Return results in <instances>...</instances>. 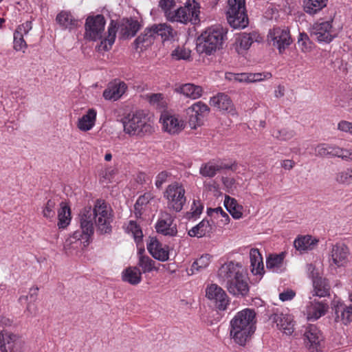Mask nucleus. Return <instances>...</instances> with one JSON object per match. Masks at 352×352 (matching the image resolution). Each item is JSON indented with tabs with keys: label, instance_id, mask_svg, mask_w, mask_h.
Here are the masks:
<instances>
[{
	"label": "nucleus",
	"instance_id": "f257e3e1",
	"mask_svg": "<svg viewBox=\"0 0 352 352\" xmlns=\"http://www.w3.org/2000/svg\"><path fill=\"white\" fill-rule=\"evenodd\" d=\"M256 313L254 309L245 308L238 311L230 320V338L240 346H247L256 330Z\"/></svg>",
	"mask_w": 352,
	"mask_h": 352
},
{
	"label": "nucleus",
	"instance_id": "f03ea898",
	"mask_svg": "<svg viewBox=\"0 0 352 352\" xmlns=\"http://www.w3.org/2000/svg\"><path fill=\"white\" fill-rule=\"evenodd\" d=\"M218 276L231 295L239 298L248 294V277L241 263L230 261L223 264L219 270Z\"/></svg>",
	"mask_w": 352,
	"mask_h": 352
},
{
	"label": "nucleus",
	"instance_id": "7ed1b4c3",
	"mask_svg": "<svg viewBox=\"0 0 352 352\" xmlns=\"http://www.w3.org/2000/svg\"><path fill=\"white\" fill-rule=\"evenodd\" d=\"M106 20L102 14L89 16L87 18L85 24V36L91 41L100 40L98 46V51H108L115 42L118 24L111 20L108 26V36L103 38Z\"/></svg>",
	"mask_w": 352,
	"mask_h": 352
},
{
	"label": "nucleus",
	"instance_id": "20e7f679",
	"mask_svg": "<svg viewBox=\"0 0 352 352\" xmlns=\"http://www.w3.org/2000/svg\"><path fill=\"white\" fill-rule=\"evenodd\" d=\"M228 30L220 25H213L207 28L197 38V51L199 54L212 55L217 50L223 48L227 39Z\"/></svg>",
	"mask_w": 352,
	"mask_h": 352
},
{
	"label": "nucleus",
	"instance_id": "39448f33",
	"mask_svg": "<svg viewBox=\"0 0 352 352\" xmlns=\"http://www.w3.org/2000/svg\"><path fill=\"white\" fill-rule=\"evenodd\" d=\"M200 6L195 0H187L183 6L175 7L166 14V19L170 22L183 24H197L200 21L199 14Z\"/></svg>",
	"mask_w": 352,
	"mask_h": 352
},
{
	"label": "nucleus",
	"instance_id": "423d86ee",
	"mask_svg": "<svg viewBox=\"0 0 352 352\" xmlns=\"http://www.w3.org/2000/svg\"><path fill=\"white\" fill-rule=\"evenodd\" d=\"M125 133L142 137L153 132V127L142 111L129 114L122 119Z\"/></svg>",
	"mask_w": 352,
	"mask_h": 352
},
{
	"label": "nucleus",
	"instance_id": "0eeeda50",
	"mask_svg": "<svg viewBox=\"0 0 352 352\" xmlns=\"http://www.w3.org/2000/svg\"><path fill=\"white\" fill-rule=\"evenodd\" d=\"M93 211L91 207L84 208L79 214L80 230L75 231L70 237L71 243L74 240L80 241L84 246L88 245L94 232Z\"/></svg>",
	"mask_w": 352,
	"mask_h": 352
},
{
	"label": "nucleus",
	"instance_id": "6e6552de",
	"mask_svg": "<svg viewBox=\"0 0 352 352\" xmlns=\"http://www.w3.org/2000/svg\"><path fill=\"white\" fill-rule=\"evenodd\" d=\"M228 23L234 29H243L248 25L245 0H228L226 11Z\"/></svg>",
	"mask_w": 352,
	"mask_h": 352
},
{
	"label": "nucleus",
	"instance_id": "1a4fd4ad",
	"mask_svg": "<svg viewBox=\"0 0 352 352\" xmlns=\"http://www.w3.org/2000/svg\"><path fill=\"white\" fill-rule=\"evenodd\" d=\"M92 211L97 231L101 234L111 233L112 231L111 225L112 222V215L104 201L97 199Z\"/></svg>",
	"mask_w": 352,
	"mask_h": 352
},
{
	"label": "nucleus",
	"instance_id": "9d476101",
	"mask_svg": "<svg viewBox=\"0 0 352 352\" xmlns=\"http://www.w3.org/2000/svg\"><path fill=\"white\" fill-rule=\"evenodd\" d=\"M185 192V189L182 184L177 182L169 184L164 195L168 201V208L175 212L181 211L186 201Z\"/></svg>",
	"mask_w": 352,
	"mask_h": 352
},
{
	"label": "nucleus",
	"instance_id": "9b49d317",
	"mask_svg": "<svg viewBox=\"0 0 352 352\" xmlns=\"http://www.w3.org/2000/svg\"><path fill=\"white\" fill-rule=\"evenodd\" d=\"M267 40L270 44L278 49L279 54H283L292 43L289 30L286 27H275L270 30Z\"/></svg>",
	"mask_w": 352,
	"mask_h": 352
},
{
	"label": "nucleus",
	"instance_id": "f8f14e48",
	"mask_svg": "<svg viewBox=\"0 0 352 352\" xmlns=\"http://www.w3.org/2000/svg\"><path fill=\"white\" fill-rule=\"evenodd\" d=\"M304 342L309 352H321L323 348L324 337L319 328L314 324L306 327Z\"/></svg>",
	"mask_w": 352,
	"mask_h": 352
},
{
	"label": "nucleus",
	"instance_id": "ddd939ff",
	"mask_svg": "<svg viewBox=\"0 0 352 352\" xmlns=\"http://www.w3.org/2000/svg\"><path fill=\"white\" fill-rule=\"evenodd\" d=\"M210 113L209 107L201 101L197 102L186 109L188 123L191 129H196L204 124V118Z\"/></svg>",
	"mask_w": 352,
	"mask_h": 352
},
{
	"label": "nucleus",
	"instance_id": "4468645a",
	"mask_svg": "<svg viewBox=\"0 0 352 352\" xmlns=\"http://www.w3.org/2000/svg\"><path fill=\"white\" fill-rule=\"evenodd\" d=\"M332 21L331 19L327 21H317L311 28V34L319 43H329L335 37L333 30Z\"/></svg>",
	"mask_w": 352,
	"mask_h": 352
},
{
	"label": "nucleus",
	"instance_id": "2eb2a0df",
	"mask_svg": "<svg viewBox=\"0 0 352 352\" xmlns=\"http://www.w3.org/2000/svg\"><path fill=\"white\" fill-rule=\"evenodd\" d=\"M206 297L213 302L219 311H225L229 305V298L225 291L217 284H211L206 290Z\"/></svg>",
	"mask_w": 352,
	"mask_h": 352
},
{
	"label": "nucleus",
	"instance_id": "dca6fc26",
	"mask_svg": "<svg viewBox=\"0 0 352 352\" xmlns=\"http://www.w3.org/2000/svg\"><path fill=\"white\" fill-rule=\"evenodd\" d=\"M22 342L20 337L7 330L0 333V350L1 352H21Z\"/></svg>",
	"mask_w": 352,
	"mask_h": 352
},
{
	"label": "nucleus",
	"instance_id": "f3484780",
	"mask_svg": "<svg viewBox=\"0 0 352 352\" xmlns=\"http://www.w3.org/2000/svg\"><path fill=\"white\" fill-rule=\"evenodd\" d=\"M160 121L162 124L164 130L170 134L179 133L186 126L185 122L180 119L179 116L169 112L162 113Z\"/></svg>",
	"mask_w": 352,
	"mask_h": 352
},
{
	"label": "nucleus",
	"instance_id": "a211bd4d",
	"mask_svg": "<svg viewBox=\"0 0 352 352\" xmlns=\"http://www.w3.org/2000/svg\"><path fill=\"white\" fill-rule=\"evenodd\" d=\"M210 104L223 113L236 115V111L230 98L224 93H218L210 98Z\"/></svg>",
	"mask_w": 352,
	"mask_h": 352
},
{
	"label": "nucleus",
	"instance_id": "6ab92c4d",
	"mask_svg": "<svg viewBox=\"0 0 352 352\" xmlns=\"http://www.w3.org/2000/svg\"><path fill=\"white\" fill-rule=\"evenodd\" d=\"M173 221L174 219L169 213H162L155 226L157 232L164 236H176L177 233V226L173 223Z\"/></svg>",
	"mask_w": 352,
	"mask_h": 352
},
{
	"label": "nucleus",
	"instance_id": "aec40b11",
	"mask_svg": "<svg viewBox=\"0 0 352 352\" xmlns=\"http://www.w3.org/2000/svg\"><path fill=\"white\" fill-rule=\"evenodd\" d=\"M270 320L286 335L290 336L294 331V318L289 314L276 312L271 316Z\"/></svg>",
	"mask_w": 352,
	"mask_h": 352
},
{
	"label": "nucleus",
	"instance_id": "412c9836",
	"mask_svg": "<svg viewBox=\"0 0 352 352\" xmlns=\"http://www.w3.org/2000/svg\"><path fill=\"white\" fill-rule=\"evenodd\" d=\"M147 250L153 257L160 261L169 258V247L162 245L155 237H150L147 243Z\"/></svg>",
	"mask_w": 352,
	"mask_h": 352
},
{
	"label": "nucleus",
	"instance_id": "4be33fe9",
	"mask_svg": "<svg viewBox=\"0 0 352 352\" xmlns=\"http://www.w3.org/2000/svg\"><path fill=\"white\" fill-rule=\"evenodd\" d=\"M127 89L126 84L120 80H115L109 83L103 91V97L108 100L116 101L121 98Z\"/></svg>",
	"mask_w": 352,
	"mask_h": 352
},
{
	"label": "nucleus",
	"instance_id": "5701e85b",
	"mask_svg": "<svg viewBox=\"0 0 352 352\" xmlns=\"http://www.w3.org/2000/svg\"><path fill=\"white\" fill-rule=\"evenodd\" d=\"M271 77L272 74L270 73H228L226 74V78L230 80L246 83L258 82Z\"/></svg>",
	"mask_w": 352,
	"mask_h": 352
},
{
	"label": "nucleus",
	"instance_id": "b1692460",
	"mask_svg": "<svg viewBox=\"0 0 352 352\" xmlns=\"http://www.w3.org/2000/svg\"><path fill=\"white\" fill-rule=\"evenodd\" d=\"M309 271H311L312 273V281L314 286V296L319 297H324L329 295L330 286L328 284L327 280L320 276H314L313 271L314 267L312 264L307 265Z\"/></svg>",
	"mask_w": 352,
	"mask_h": 352
},
{
	"label": "nucleus",
	"instance_id": "393cba45",
	"mask_svg": "<svg viewBox=\"0 0 352 352\" xmlns=\"http://www.w3.org/2000/svg\"><path fill=\"white\" fill-rule=\"evenodd\" d=\"M349 250L343 243H337L333 245L331 251L332 262L338 267L344 266L348 262Z\"/></svg>",
	"mask_w": 352,
	"mask_h": 352
},
{
	"label": "nucleus",
	"instance_id": "a878e982",
	"mask_svg": "<svg viewBox=\"0 0 352 352\" xmlns=\"http://www.w3.org/2000/svg\"><path fill=\"white\" fill-rule=\"evenodd\" d=\"M56 22L62 30H72L78 25V21L74 18L69 11L61 10L56 17Z\"/></svg>",
	"mask_w": 352,
	"mask_h": 352
},
{
	"label": "nucleus",
	"instance_id": "bb28decb",
	"mask_svg": "<svg viewBox=\"0 0 352 352\" xmlns=\"http://www.w3.org/2000/svg\"><path fill=\"white\" fill-rule=\"evenodd\" d=\"M175 91L195 100L201 96L203 89L200 86L192 83H186L176 86Z\"/></svg>",
	"mask_w": 352,
	"mask_h": 352
},
{
	"label": "nucleus",
	"instance_id": "cd10ccee",
	"mask_svg": "<svg viewBox=\"0 0 352 352\" xmlns=\"http://www.w3.org/2000/svg\"><path fill=\"white\" fill-rule=\"evenodd\" d=\"M155 39V36L151 26L148 27L134 41L135 47V49L140 48L141 50H143V49H146L151 45Z\"/></svg>",
	"mask_w": 352,
	"mask_h": 352
},
{
	"label": "nucleus",
	"instance_id": "c85d7f7f",
	"mask_svg": "<svg viewBox=\"0 0 352 352\" xmlns=\"http://www.w3.org/2000/svg\"><path fill=\"white\" fill-rule=\"evenodd\" d=\"M212 232V225L207 219H203L197 225L188 230V235L191 237L201 238L210 236Z\"/></svg>",
	"mask_w": 352,
	"mask_h": 352
},
{
	"label": "nucleus",
	"instance_id": "c756f323",
	"mask_svg": "<svg viewBox=\"0 0 352 352\" xmlns=\"http://www.w3.org/2000/svg\"><path fill=\"white\" fill-rule=\"evenodd\" d=\"M251 272L254 275H262L264 273V265L262 256L258 249L252 248L250 251Z\"/></svg>",
	"mask_w": 352,
	"mask_h": 352
},
{
	"label": "nucleus",
	"instance_id": "7c9ffc66",
	"mask_svg": "<svg viewBox=\"0 0 352 352\" xmlns=\"http://www.w3.org/2000/svg\"><path fill=\"white\" fill-rule=\"evenodd\" d=\"M141 25L140 23L132 18L126 19L120 28V33L123 38L133 37L140 30Z\"/></svg>",
	"mask_w": 352,
	"mask_h": 352
},
{
	"label": "nucleus",
	"instance_id": "2f4dec72",
	"mask_svg": "<svg viewBox=\"0 0 352 352\" xmlns=\"http://www.w3.org/2000/svg\"><path fill=\"white\" fill-rule=\"evenodd\" d=\"M96 114L95 109H89L85 115L78 119V128L82 131L91 130L95 125Z\"/></svg>",
	"mask_w": 352,
	"mask_h": 352
},
{
	"label": "nucleus",
	"instance_id": "473e14b6",
	"mask_svg": "<svg viewBox=\"0 0 352 352\" xmlns=\"http://www.w3.org/2000/svg\"><path fill=\"white\" fill-rule=\"evenodd\" d=\"M285 252L278 254H270L266 260V267L273 272L280 273L283 271V261Z\"/></svg>",
	"mask_w": 352,
	"mask_h": 352
},
{
	"label": "nucleus",
	"instance_id": "72a5a7b5",
	"mask_svg": "<svg viewBox=\"0 0 352 352\" xmlns=\"http://www.w3.org/2000/svg\"><path fill=\"white\" fill-rule=\"evenodd\" d=\"M328 0H303V10L310 16H314L327 5Z\"/></svg>",
	"mask_w": 352,
	"mask_h": 352
},
{
	"label": "nucleus",
	"instance_id": "f704fd0d",
	"mask_svg": "<svg viewBox=\"0 0 352 352\" xmlns=\"http://www.w3.org/2000/svg\"><path fill=\"white\" fill-rule=\"evenodd\" d=\"M258 35L256 32L243 33L237 38V51L241 53V50H248L254 41H258Z\"/></svg>",
	"mask_w": 352,
	"mask_h": 352
},
{
	"label": "nucleus",
	"instance_id": "c9c22d12",
	"mask_svg": "<svg viewBox=\"0 0 352 352\" xmlns=\"http://www.w3.org/2000/svg\"><path fill=\"white\" fill-rule=\"evenodd\" d=\"M327 306L323 302H311V305L307 309V318L309 320H316L324 315Z\"/></svg>",
	"mask_w": 352,
	"mask_h": 352
},
{
	"label": "nucleus",
	"instance_id": "e433bc0d",
	"mask_svg": "<svg viewBox=\"0 0 352 352\" xmlns=\"http://www.w3.org/2000/svg\"><path fill=\"white\" fill-rule=\"evenodd\" d=\"M315 155L320 157H336L337 145L321 143L314 148Z\"/></svg>",
	"mask_w": 352,
	"mask_h": 352
},
{
	"label": "nucleus",
	"instance_id": "4c0bfd02",
	"mask_svg": "<svg viewBox=\"0 0 352 352\" xmlns=\"http://www.w3.org/2000/svg\"><path fill=\"white\" fill-rule=\"evenodd\" d=\"M336 320L341 321L344 324L352 321V305L346 307L342 304L338 305L335 307Z\"/></svg>",
	"mask_w": 352,
	"mask_h": 352
},
{
	"label": "nucleus",
	"instance_id": "58836bf2",
	"mask_svg": "<svg viewBox=\"0 0 352 352\" xmlns=\"http://www.w3.org/2000/svg\"><path fill=\"white\" fill-rule=\"evenodd\" d=\"M317 241L311 238V236H302L295 239L294 245L296 250L300 253L311 250L316 244Z\"/></svg>",
	"mask_w": 352,
	"mask_h": 352
},
{
	"label": "nucleus",
	"instance_id": "ea45409f",
	"mask_svg": "<svg viewBox=\"0 0 352 352\" xmlns=\"http://www.w3.org/2000/svg\"><path fill=\"white\" fill-rule=\"evenodd\" d=\"M151 28L155 38L160 36L164 41H167L174 36L173 29L170 25L166 23L153 24L151 25Z\"/></svg>",
	"mask_w": 352,
	"mask_h": 352
},
{
	"label": "nucleus",
	"instance_id": "a19ab883",
	"mask_svg": "<svg viewBox=\"0 0 352 352\" xmlns=\"http://www.w3.org/2000/svg\"><path fill=\"white\" fill-rule=\"evenodd\" d=\"M123 280L131 285H138L142 280V272L138 267H130L123 272Z\"/></svg>",
	"mask_w": 352,
	"mask_h": 352
},
{
	"label": "nucleus",
	"instance_id": "79ce46f5",
	"mask_svg": "<svg viewBox=\"0 0 352 352\" xmlns=\"http://www.w3.org/2000/svg\"><path fill=\"white\" fill-rule=\"evenodd\" d=\"M58 226L59 228H65L71 221L70 208L65 203L60 204V208L58 211Z\"/></svg>",
	"mask_w": 352,
	"mask_h": 352
},
{
	"label": "nucleus",
	"instance_id": "37998d69",
	"mask_svg": "<svg viewBox=\"0 0 352 352\" xmlns=\"http://www.w3.org/2000/svg\"><path fill=\"white\" fill-rule=\"evenodd\" d=\"M125 230L128 234H131L135 242L138 245L142 241L143 233L141 227L136 221L131 220L126 226Z\"/></svg>",
	"mask_w": 352,
	"mask_h": 352
},
{
	"label": "nucleus",
	"instance_id": "c03bdc74",
	"mask_svg": "<svg viewBox=\"0 0 352 352\" xmlns=\"http://www.w3.org/2000/svg\"><path fill=\"white\" fill-rule=\"evenodd\" d=\"M224 206L234 219H239L242 217V212L239 208V206L234 198L226 196L224 201Z\"/></svg>",
	"mask_w": 352,
	"mask_h": 352
},
{
	"label": "nucleus",
	"instance_id": "a18cd8bd",
	"mask_svg": "<svg viewBox=\"0 0 352 352\" xmlns=\"http://www.w3.org/2000/svg\"><path fill=\"white\" fill-rule=\"evenodd\" d=\"M210 256L209 254L202 255L201 257L194 261L191 265L190 271V274H193L195 272H201L206 269L210 264Z\"/></svg>",
	"mask_w": 352,
	"mask_h": 352
},
{
	"label": "nucleus",
	"instance_id": "49530a36",
	"mask_svg": "<svg viewBox=\"0 0 352 352\" xmlns=\"http://www.w3.org/2000/svg\"><path fill=\"white\" fill-rule=\"evenodd\" d=\"M295 135V131L289 128L274 129L272 131V135L280 141L289 140L294 137Z\"/></svg>",
	"mask_w": 352,
	"mask_h": 352
},
{
	"label": "nucleus",
	"instance_id": "de8ad7c7",
	"mask_svg": "<svg viewBox=\"0 0 352 352\" xmlns=\"http://www.w3.org/2000/svg\"><path fill=\"white\" fill-rule=\"evenodd\" d=\"M155 262L149 256L141 254L139 257L138 267H139V269L141 268L142 273H148L155 269Z\"/></svg>",
	"mask_w": 352,
	"mask_h": 352
},
{
	"label": "nucleus",
	"instance_id": "09e8293b",
	"mask_svg": "<svg viewBox=\"0 0 352 352\" xmlns=\"http://www.w3.org/2000/svg\"><path fill=\"white\" fill-rule=\"evenodd\" d=\"M219 172L217 164L209 162L201 165L199 173L205 177H213Z\"/></svg>",
	"mask_w": 352,
	"mask_h": 352
},
{
	"label": "nucleus",
	"instance_id": "8fccbe9b",
	"mask_svg": "<svg viewBox=\"0 0 352 352\" xmlns=\"http://www.w3.org/2000/svg\"><path fill=\"white\" fill-rule=\"evenodd\" d=\"M352 170L351 167L340 171H338L335 177L336 181L343 185H350L352 184Z\"/></svg>",
	"mask_w": 352,
	"mask_h": 352
},
{
	"label": "nucleus",
	"instance_id": "3c124183",
	"mask_svg": "<svg viewBox=\"0 0 352 352\" xmlns=\"http://www.w3.org/2000/svg\"><path fill=\"white\" fill-rule=\"evenodd\" d=\"M297 44L302 52H310L312 49L313 43L307 34L305 32L299 33Z\"/></svg>",
	"mask_w": 352,
	"mask_h": 352
},
{
	"label": "nucleus",
	"instance_id": "603ef678",
	"mask_svg": "<svg viewBox=\"0 0 352 352\" xmlns=\"http://www.w3.org/2000/svg\"><path fill=\"white\" fill-rule=\"evenodd\" d=\"M204 206L199 200H193L190 212L186 213V217L188 219H197L202 213Z\"/></svg>",
	"mask_w": 352,
	"mask_h": 352
},
{
	"label": "nucleus",
	"instance_id": "864d4df0",
	"mask_svg": "<svg viewBox=\"0 0 352 352\" xmlns=\"http://www.w3.org/2000/svg\"><path fill=\"white\" fill-rule=\"evenodd\" d=\"M24 34H22L19 31L15 30L14 32V49L16 51H23L27 48L28 45L25 41L23 38Z\"/></svg>",
	"mask_w": 352,
	"mask_h": 352
},
{
	"label": "nucleus",
	"instance_id": "5fc2aeb1",
	"mask_svg": "<svg viewBox=\"0 0 352 352\" xmlns=\"http://www.w3.org/2000/svg\"><path fill=\"white\" fill-rule=\"evenodd\" d=\"M171 55L175 60H187L190 56V51L185 48L177 47L173 51Z\"/></svg>",
	"mask_w": 352,
	"mask_h": 352
},
{
	"label": "nucleus",
	"instance_id": "6e6d98bb",
	"mask_svg": "<svg viewBox=\"0 0 352 352\" xmlns=\"http://www.w3.org/2000/svg\"><path fill=\"white\" fill-rule=\"evenodd\" d=\"M336 157L344 161H352V149L337 146Z\"/></svg>",
	"mask_w": 352,
	"mask_h": 352
},
{
	"label": "nucleus",
	"instance_id": "4d7b16f0",
	"mask_svg": "<svg viewBox=\"0 0 352 352\" xmlns=\"http://www.w3.org/2000/svg\"><path fill=\"white\" fill-rule=\"evenodd\" d=\"M56 203L54 200L49 199L43 210V217L47 219L53 218L55 215V211H54V207H55Z\"/></svg>",
	"mask_w": 352,
	"mask_h": 352
},
{
	"label": "nucleus",
	"instance_id": "13d9d810",
	"mask_svg": "<svg viewBox=\"0 0 352 352\" xmlns=\"http://www.w3.org/2000/svg\"><path fill=\"white\" fill-rule=\"evenodd\" d=\"M159 6L161 8L164 13V16L166 18V14L168 12H172L176 7L175 0H160L159 2Z\"/></svg>",
	"mask_w": 352,
	"mask_h": 352
},
{
	"label": "nucleus",
	"instance_id": "bf43d9fd",
	"mask_svg": "<svg viewBox=\"0 0 352 352\" xmlns=\"http://www.w3.org/2000/svg\"><path fill=\"white\" fill-rule=\"evenodd\" d=\"M170 176L171 173L166 170L160 172L155 177V186L157 188H161L162 185L168 181V178Z\"/></svg>",
	"mask_w": 352,
	"mask_h": 352
},
{
	"label": "nucleus",
	"instance_id": "052dcab7",
	"mask_svg": "<svg viewBox=\"0 0 352 352\" xmlns=\"http://www.w3.org/2000/svg\"><path fill=\"white\" fill-rule=\"evenodd\" d=\"M149 103L156 108H161L162 107V94H153L146 96Z\"/></svg>",
	"mask_w": 352,
	"mask_h": 352
},
{
	"label": "nucleus",
	"instance_id": "680f3d73",
	"mask_svg": "<svg viewBox=\"0 0 352 352\" xmlns=\"http://www.w3.org/2000/svg\"><path fill=\"white\" fill-rule=\"evenodd\" d=\"M208 215L212 216L214 213L217 214V215L220 214L223 218H224V220H223L225 223H227L230 221V217L228 214L222 209L221 207H217L215 208H208L207 210Z\"/></svg>",
	"mask_w": 352,
	"mask_h": 352
},
{
	"label": "nucleus",
	"instance_id": "e2e57ef3",
	"mask_svg": "<svg viewBox=\"0 0 352 352\" xmlns=\"http://www.w3.org/2000/svg\"><path fill=\"white\" fill-rule=\"evenodd\" d=\"M32 28V23L30 21H27L21 25H19L15 30L19 31L22 34L26 35Z\"/></svg>",
	"mask_w": 352,
	"mask_h": 352
},
{
	"label": "nucleus",
	"instance_id": "0e129e2a",
	"mask_svg": "<svg viewBox=\"0 0 352 352\" xmlns=\"http://www.w3.org/2000/svg\"><path fill=\"white\" fill-rule=\"evenodd\" d=\"M151 199V195L149 193H145L138 198L135 204H136L138 206H139L146 208L147 204L149 203Z\"/></svg>",
	"mask_w": 352,
	"mask_h": 352
},
{
	"label": "nucleus",
	"instance_id": "69168bd1",
	"mask_svg": "<svg viewBox=\"0 0 352 352\" xmlns=\"http://www.w3.org/2000/svg\"><path fill=\"white\" fill-rule=\"evenodd\" d=\"M222 182L224 186L228 190H233L236 188V181L232 177H223Z\"/></svg>",
	"mask_w": 352,
	"mask_h": 352
},
{
	"label": "nucleus",
	"instance_id": "338daca9",
	"mask_svg": "<svg viewBox=\"0 0 352 352\" xmlns=\"http://www.w3.org/2000/svg\"><path fill=\"white\" fill-rule=\"evenodd\" d=\"M338 128L339 130L349 133L352 135V123L347 121H341L339 122Z\"/></svg>",
	"mask_w": 352,
	"mask_h": 352
},
{
	"label": "nucleus",
	"instance_id": "774afa93",
	"mask_svg": "<svg viewBox=\"0 0 352 352\" xmlns=\"http://www.w3.org/2000/svg\"><path fill=\"white\" fill-rule=\"evenodd\" d=\"M295 295L296 293L293 290L288 289L279 294V299L283 302L290 300L294 298Z\"/></svg>",
	"mask_w": 352,
	"mask_h": 352
}]
</instances>
